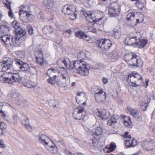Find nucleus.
Listing matches in <instances>:
<instances>
[{
	"label": "nucleus",
	"mask_w": 155,
	"mask_h": 155,
	"mask_svg": "<svg viewBox=\"0 0 155 155\" xmlns=\"http://www.w3.org/2000/svg\"><path fill=\"white\" fill-rule=\"evenodd\" d=\"M6 2L5 3V5L6 6L8 9V10L12 9L11 4L12 3L11 2H9L8 0H6Z\"/></svg>",
	"instance_id": "864d4df0"
},
{
	"label": "nucleus",
	"mask_w": 155,
	"mask_h": 155,
	"mask_svg": "<svg viewBox=\"0 0 155 155\" xmlns=\"http://www.w3.org/2000/svg\"><path fill=\"white\" fill-rule=\"evenodd\" d=\"M74 31V28H71L70 29L66 30L64 32V35L67 38H70L72 35V33Z\"/></svg>",
	"instance_id": "c9c22d12"
},
{
	"label": "nucleus",
	"mask_w": 155,
	"mask_h": 155,
	"mask_svg": "<svg viewBox=\"0 0 155 155\" xmlns=\"http://www.w3.org/2000/svg\"><path fill=\"white\" fill-rule=\"evenodd\" d=\"M47 81L49 84H51L53 85H54L57 81V80L56 78H50L49 79H48Z\"/></svg>",
	"instance_id": "a18cd8bd"
},
{
	"label": "nucleus",
	"mask_w": 155,
	"mask_h": 155,
	"mask_svg": "<svg viewBox=\"0 0 155 155\" xmlns=\"http://www.w3.org/2000/svg\"><path fill=\"white\" fill-rule=\"evenodd\" d=\"M149 103V101H146V100H145L141 103L140 105L143 111H145L147 110V105Z\"/></svg>",
	"instance_id": "a19ab883"
},
{
	"label": "nucleus",
	"mask_w": 155,
	"mask_h": 155,
	"mask_svg": "<svg viewBox=\"0 0 155 155\" xmlns=\"http://www.w3.org/2000/svg\"><path fill=\"white\" fill-rule=\"evenodd\" d=\"M8 30V28L6 27L5 28V27L2 26L1 27H0V34L4 33L5 32H6Z\"/></svg>",
	"instance_id": "603ef678"
},
{
	"label": "nucleus",
	"mask_w": 155,
	"mask_h": 155,
	"mask_svg": "<svg viewBox=\"0 0 155 155\" xmlns=\"http://www.w3.org/2000/svg\"><path fill=\"white\" fill-rule=\"evenodd\" d=\"M63 152L66 155H75L74 154L71 153L67 149L64 150Z\"/></svg>",
	"instance_id": "5fc2aeb1"
},
{
	"label": "nucleus",
	"mask_w": 155,
	"mask_h": 155,
	"mask_svg": "<svg viewBox=\"0 0 155 155\" xmlns=\"http://www.w3.org/2000/svg\"><path fill=\"white\" fill-rule=\"evenodd\" d=\"M76 100L78 104L82 103L83 104L85 105L86 104L85 101L87 100V97L85 93L80 92L78 93L76 98Z\"/></svg>",
	"instance_id": "a211bd4d"
},
{
	"label": "nucleus",
	"mask_w": 155,
	"mask_h": 155,
	"mask_svg": "<svg viewBox=\"0 0 155 155\" xmlns=\"http://www.w3.org/2000/svg\"><path fill=\"white\" fill-rule=\"evenodd\" d=\"M135 57L136 54L133 52H128L126 53L124 56V58L127 63L130 66L133 64L132 62L133 61H136Z\"/></svg>",
	"instance_id": "f3484780"
},
{
	"label": "nucleus",
	"mask_w": 155,
	"mask_h": 155,
	"mask_svg": "<svg viewBox=\"0 0 155 155\" xmlns=\"http://www.w3.org/2000/svg\"><path fill=\"white\" fill-rule=\"evenodd\" d=\"M119 118V117L117 115H113L111 118L107 122L108 125L111 126L113 124H114L116 123L117 122V121Z\"/></svg>",
	"instance_id": "c85d7f7f"
},
{
	"label": "nucleus",
	"mask_w": 155,
	"mask_h": 155,
	"mask_svg": "<svg viewBox=\"0 0 155 155\" xmlns=\"http://www.w3.org/2000/svg\"><path fill=\"white\" fill-rule=\"evenodd\" d=\"M62 76V78L64 79H65L67 81H69V78L67 75L65 74H63Z\"/></svg>",
	"instance_id": "69168bd1"
},
{
	"label": "nucleus",
	"mask_w": 155,
	"mask_h": 155,
	"mask_svg": "<svg viewBox=\"0 0 155 155\" xmlns=\"http://www.w3.org/2000/svg\"><path fill=\"white\" fill-rule=\"evenodd\" d=\"M124 124L126 126H128L131 125V122L130 121V118L128 117L125 116L124 117Z\"/></svg>",
	"instance_id": "ea45409f"
},
{
	"label": "nucleus",
	"mask_w": 155,
	"mask_h": 155,
	"mask_svg": "<svg viewBox=\"0 0 155 155\" xmlns=\"http://www.w3.org/2000/svg\"><path fill=\"white\" fill-rule=\"evenodd\" d=\"M48 150L52 153H55L57 152L58 148L54 144H53V146H51V147H48Z\"/></svg>",
	"instance_id": "58836bf2"
},
{
	"label": "nucleus",
	"mask_w": 155,
	"mask_h": 155,
	"mask_svg": "<svg viewBox=\"0 0 155 155\" xmlns=\"http://www.w3.org/2000/svg\"><path fill=\"white\" fill-rule=\"evenodd\" d=\"M8 16L12 19L14 16V13L12 9H9L8 11Z\"/></svg>",
	"instance_id": "3c124183"
},
{
	"label": "nucleus",
	"mask_w": 155,
	"mask_h": 155,
	"mask_svg": "<svg viewBox=\"0 0 155 155\" xmlns=\"http://www.w3.org/2000/svg\"><path fill=\"white\" fill-rule=\"evenodd\" d=\"M13 39L12 36L8 35H4L0 37V40H1L7 46H10L15 43L13 41Z\"/></svg>",
	"instance_id": "dca6fc26"
},
{
	"label": "nucleus",
	"mask_w": 155,
	"mask_h": 155,
	"mask_svg": "<svg viewBox=\"0 0 155 155\" xmlns=\"http://www.w3.org/2000/svg\"><path fill=\"white\" fill-rule=\"evenodd\" d=\"M5 106L8 107L10 109H12V108H13V106L12 105L7 103L5 102Z\"/></svg>",
	"instance_id": "338daca9"
},
{
	"label": "nucleus",
	"mask_w": 155,
	"mask_h": 155,
	"mask_svg": "<svg viewBox=\"0 0 155 155\" xmlns=\"http://www.w3.org/2000/svg\"><path fill=\"white\" fill-rule=\"evenodd\" d=\"M97 45L102 49L108 50L111 46V42L109 39L98 40L96 43Z\"/></svg>",
	"instance_id": "1a4fd4ad"
},
{
	"label": "nucleus",
	"mask_w": 155,
	"mask_h": 155,
	"mask_svg": "<svg viewBox=\"0 0 155 155\" xmlns=\"http://www.w3.org/2000/svg\"><path fill=\"white\" fill-rule=\"evenodd\" d=\"M113 37L117 39H118L121 36V32L119 28H115L113 29V34L112 35Z\"/></svg>",
	"instance_id": "72a5a7b5"
},
{
	"label": "nucleus",
	"mask_w": 155,
	"mask_h": 155,
	"mask_svg": "<svg viewBox=\"0 0 155 155\" xmlns=\"http://www.w3.org/2000/svg\"><path fill=\"white\" fill-rule=\"evenodd\" d=\"M56 27L57 29L58 30H61L62 29V26L58 24H56Z\"/></svg>",
	"instance_id": "774afa93"
},
{
	"label": "nucleus",
	"mask_w": 155,
	"mask_h": 155,
	"mask_svg": "<svg viewBox=\"0 0 155 155\" xmlns=\"http://www.w3.org/2000/svg\"><path fill=\"white\" fill-rule=\"evenodd\" d=\"M141 34L139 32H135L134 35L130 34L125 39L124 44L127 45L136 46L138 45L137 41L141 38Z\"/></svg>",
	"instance_id": "20e7f679"
},
{
	"label": "nucleus",
	"mask_w": 155,
	"mask_h": 155,
	"mask_svg": "<svg viewBox=\"0 0 155 155\" xmlns=\"http://www.w3.org/2000/svg\"><path fill=\"white\" fill-rule=\"evenodd\" d=\"M127 81L130 83L133 86H140L142 83V78L138 74L132 73L129 75L127 78Z\"/></svg>",
	"instance_id": "39448f33"
},
{
	"label": "nucleus",
	"mask_w": 155,
	"mask_h": 155,
	"mask_svg": "<svg viewBox=\"0 0 155 155\" xmlns=\"http://www.w3.org/2000/svg\"><path fill=\"white\" fill-rule=\"evenodd\" d=\"M3 61L0 62V72H5L12 67L13 60L10 58L4 57Z\"/></svg>",
	"instance_id": "0eeeda50"
},
{
	"label": "nucleus",
	"mask_w": 155,
	"mask_h": 155,
	"mask_svg": "<svg viewBox=\"0 0 155 155\" xmlns=\"http://www.w3.org/2000/svg\"><path fill=\"white\" fill-rule=\"evenodd\" d=\"M36 59L37 63L39 64L42 65L44 62L43 58V55L41 51H38V54L36 56Z\"/></svg>",
	"instance_id": "cd10ccee"
},
{
	"label": "nucleus",
	"mask_w": 155,
	"mask_h": 155,
	"mask_svg": "<svg viewBox=\"0 0 155 155\" xmlns=\"http://www.w3.org/2000/svg\"><path fill=\"white\" fill-rule=\"evenodd\" d=\"M147 41L143 39H141L139 40V41L138 42L137 46L139 48H143L147 44Z\"/></svg>",
	"instance_id": "4c0bfd02"
},
{
	"label": "nucleus",
	"mask_w": 155,
	"mask_h": 155,
	"mask_svg": "<svg viewBox=\"0 0 155 155\" xmlns=\"http://www.w3.org/2000/svg\"><path fill=\"white\" fill-rule=\"evenodd\" d=\"M31 84H25V86L28 88H30L32 87H33L35 86V84L33 82H30Z\"/></svg>",
	"instance_id": "4d7b16f0"
},
{
	"label": "nucleus",
	"mask_w": 155,
	"mask_h": 155,
	"mask_svg": "<svg viewBox=\"0 0 155 155\" xmlns=\"http://www.w3.org/2000/svg\"><path fill=\"white\" fill-rule=\"evenodd\" d=\"M120 6L117 3H113L111 4L109 10V15L111 16L115 17L119 14Z\"/></svg>",
	"instance_id": "9d476101"
},
{
	"label": "nucleus",
	"mask_w": 155,
	"mask_h": 155,
	"mask_svg": "<svg viewBox=\"0 0 155 155\" xmlns=\"http://www.w3.org/2000/svg\"><path fill=\"white\" fill-rule=\"evenodd\" d=\"M61 61V63H62V64H63L65 67H67L68 64L66 62V61L64 59H63V60L62 61L59 60L58 61V62H60Z\"/></svg>",
	"instance_id": "680f3d73"
},
{
	"label": "nucleus",
	"mask_w": 155,
	"mask_h": 155,
	"mask_svg": "<svg viewBox=\"0 0 155 155\" xmlns=\"http://www.w3.org/2000/svg\"><path fill=\"white\" fill-rule=\"evenodd\" d=\"M86 115V112L84 107H79L75 108L73 113V117L74 119L83 120Z\"/></svg>",
	"instance_id": "6e6552de"
},
{
	"label": "nucleus",
	"mask_w": 155,
	"mask_h": 155,
	"mask_svg": "<svg viewBox=\"0 0 155 155\" xmlns=\"http://www.w3.org/2000/svg\"><path fill=\"white\" fill-rule=\"evenodd\" d=\"M12 26L15 29V31L20 27L19 24L16 21L14 20L12 23Z\"/></svg>",
	"instance_id": "de8ad7c7"
},
{
	"label": "nucleus",
	"mask_w": 155,
	"mask_h": 155,
	"mask_svg": "<svg viewBox=\"0 0 155 155\" xmlns=\"http://www.w3.org/2000/svg\"><path fill=\"white\" fill-rule=\"evenodd\" d=\"M29 7L28 6L24 5H21L20 7L19 15L29 12Z\"/></svg>",
	"instance_id": "f704fd0d"
},
{
	"label": "nucleus",
	"mask_w": 155,
	"mask_h": 155,
	"mask_svg": "<svg viewBox=\"0 0 155 155\" xmlns=\"http://www.w3.org/2000/svg\"><path fill=\"white\" fill-rule=\"evenodd\" d=\"M84 129L89 133L88 135L92 134L93 136H100L101 134H104L102 129L100 127H97L95 129L93 127H91L89 129L87 127H85Z\"/></svg>",
	"instance_id": "9b49d317"
},
{
	"label": "nucleus",
	"mask_w": 155,
	"mask_h": 155,
	"mask_svg": "<svg viewBox=\"0 0 155 155\" xmlns=\"http://www.w3.org/2000/svg\"><path fill=\"white\" fill-rule=\"evenodd\" d=\"M28 29L29 34L30 35H31L33 32V28L31 26H28Z\"/></svg>",
	"instance_id": "6e6d98bb"
},
{
	"label": "nucleus",
	"mask_w": 155,
	"mask_h": 155,
	"mask_svg": "<svg viewBox=\"0 0 155 155\" xmlns=\"http://www.w3.org/2000/svg\"><path fill=\"white\" fill-rule=\"evenodd\" d=\"M6 74L4 73L0 77V81L9 84H15L17 83H21L22 81V77L18 73L11 74V77L8 78Z\"/></svg>",
	"instance_id": "f03ea898"
},
{
	"label": "nucleus",
	"mask_w": 155,
	"mask_h": 155,
	"mask_svg": "<svg viewBox=\"0 0 155 155\" xmlns=\"http://www.w3.org/2000/svg\"><path fill=\"white\" fill-rule=\"evenodd\" d=\"M135 14L134 12H130L128 14L127 16L126 24L130 27L133 26L134 25L136 24V22L134 20Z\"/></svg>",
	"instance_id": "aec40b11"
},
{
	"label": "nucleus",
	"mask_w": 155,
	"mask_h": 155,
	"mask_svg": "<svg viewBox=\"0 0 155 155\" xmlns=\"http://www.w3.org/2000/svg\"><path fill=\"white\" fill-rule=\"evenodd\" d=\"M90 55V53L89 52L83 51L78 53L77 58L80 59L79 61H82V60L85 59L86 58H89Z\"/></svg>",
	"instance_id": "393cba45"
},
{
	"label": "nucleus",
	"mask_w": 155,
	"mask_h": 155,
	"mask_svg": "<svg viewBox=\"0 0 155 155\" xmlns=\"http://www.w3.org/2000/svg\"><path fill=\"white\" fill-rule=\"evenodd\" d=\"M58 71L56 69L51 68L48 70L47 74L50 78H57L58 77Z\"/></svg>",
	"instance_id": "bb28decb"
},
{
	"label": "nucleus",
	"mask_w": 155,
	"mask_h": 155,
	"mask_svg": "<svg viewBox=\"0 0 155 155\" xmlns=\"http://www.w3.org/2000/svg\"><path fill=\"white\" fill-rule=\"evenodd\" d=\"M14 61L15 64L19 65V68L21 71L27 72L30 66L28 64L24 63L22 61L18 59H15Z\"/></svg>",
	"instance_id": "6ab92c4d"
},
{
	"label": "nucleus",
	"mask_w": 155,
	"mask_h": 155,
	"mask_svg": "<svg viewBox=\"0 0 155 155\" xmlns=\"http://www.w3.org/2000/svg\"><path fill=\"white\" fill-rule=\"evenodd\" d=\"M17 117L16 115H13L12 117L11 118L9 116L6 117V120L9 123L12 124H14L17 123Z\"/></svg>",
	"instance_id": "473e14b6"
},
{
	"label": "nucleus",
	"mask_w": 155,
	"mask_h": 155,
	"mask_svg": "<svg viewBox=\"0 0 155 155\" xmlns=\"http://www.w3.org/2000/svg\"><path fill=\"white\" fill-rule=\"evenodd\" d=\"M28 70L27 72L31 75L34 74L36 72V70L35 68L31 66H29Z\"/></svg>",
	"instance_id": "37998d69"
},
{
	"label": "nucleus",
	"mask_w": 155,
	"mask_h": 155,
	"mask_svg": "<svg viewBox=\"0 0 155 155\" xmlns=\"http://www.w3.org/2000/svg\"><path fill=\"white\" fill-rule=\"evenodd\" d=\"M126 111L128 113L130 114L133 117L135 118L138 121H141L142 120L141 114L137 110L131 107L127 108Z\"/></svg>",
	"instance_id": "ddd939ff"
},
{
	"label": "nucleus",
	"mask_w": 155,
	"mask_h": 155,
	"mask_svg": "<svg viewBox=\"0 0 155 155\" xmlns=\"http://www.w3.org/2000/svg\"><path fill=\"white\" fill-rule=\"evenodd\" d=\"M21 120L22 124L25 127L29 124L28 120L27 118L24 120H22V119H21Z\"/></svg>",
	"instance_id": "8fccbe9b"
},
{
	"label": "nucleus",
	"mask_w": 155,
	"mask_h": 155,
	"mask_svg": "<svg viewBox=\"0 0 155 155\" xmlns=\"http://www.w3.org/2000/svg\"><path fill=\"white\" fill-rule=\"evenodd\" d=\"M96 114L103 120L107 119L110 116V113L104 109L97 110L96 112Z\"/></svg>",
	"instance_id": "4be33fe9"
},
{
	"label": "nucleus",
	"mask_w": 155,
	"mask_h": 155,
	"mask_svg": "<svg viewBox=\"0 0 155 155\" xmlns=\"http://www.w3.org/2000/svg\"><path fill=\"white\" fill-rule=\"evenodd\" d=\"M93 14V11H91L84 12V15L90 22H100L101 24L104 23L106 18L104 16V14L102 12L99 11H96L94 13V17L92 16Z\"/></svg>",
	"instance_id": "f257e3e1"
},
{
	"label": "nucleus",
	"mask_w": 155,
	"mask_h": 155,
	"mask_svg": "<svg viewBox=\"0 0 155 155\" xmlns=\"http://www.w3.org/2000/svg\"><path fill=\"white\" fill-rule=\"evenodd\" d=\"M15 32L16 34V35H19L20 36H22V35H25V32L23 31V30L21 29V27L19 28H18L17 29H16Z\"/></svg>",
	"instance_id": "79ce46f5"
},
{
	"label": "nucleus",
	"mask_w": 155,
	"mask_h": 155,
	"mask_svg": "<svg viewBox=\"0 0 155 155\" xmlns=\"http://www.w3.org/2000/svg\"><path fill=\"white\" fill-rule=\"evenodd\" d=\"M142 147L144 149H146L148 151L151 150L155 147V144L153 141H145L143 143Z\"/></svg>",
	"instance_id": "a878e982"
},
{
	"label": "nucleus",
	"mask_w": 155,
	"mask_h": 155,
	"mask_svg": "<svg viewBox=\"0 0 155 155\" xmlns=\"http://www.w3.org/2000/svg\"><path fill=\"white\" fill-rule=\"evenodd\" d=\"M135 58L136 61H133L132 63L133 64L131 65V66H137V67H142L143 64V62L142 59L139 58L136 55V57H135Z\"/></svg>",
	"instance_id": "7c9ffc66"
},
{
	"label": "nucleus",
	"mask_w": 155,
	"mask_h": 155,
	"mask_svg": "<svg viewBox=\"0 0 155 155\" xmlns=\"http://www.w3.org/2000/svg\"><path fill=\"white\" fill-rule=\"evenodd\" d=\"M116 147V144L112 142L110 145L106 146V148L108 149V152H109L113 151Z\"/></svg>",
	"instance_id": "e433bc0d"
},
{
	"label": "nucleus",
	"mask_w": 155,
	"mask_h": 155,
	"mask_svg": "<svg viewBox=\"0 0 155 155\" xmlns=\"http://www.w3.org/2000/svg\"><path fill=\"white\" fill-rule=\"evenodd\" d=\"M0 113L2 114V116L6 120V117H8V116H6L4 113V112L2 111V110H0Z\"/></svg>",
	"instance_id": "bf43d9fd"
},
{
	"label": "nucleus",
	"mask_w": 155,
	"mask_h": 155,
	"mask_svg": "<svg viewBox=\"0 0 155 155\" xmlns=\"http://www.w3.org/2000/svg\"><path fill=\"white\" fill-rule=\"evenodd\" d=\"M104 66L101 64H97L94 67V69H102L104 68Z\"/></svg>",
	"instance_id": "09e8293b"
},
{
	"label": "nucleus",
	"mask_w": 155,
	"mask_h": 155,
	"mask_svg": "<svg viewBox=\"0 0 155 155\" xmlns=\"http://www.w3.org/2000/svg\"><path fill=\"white\" fill-rule=\"evenodd\" d=\"M73 64L78 74L83 76L88 75L89 71L88 66L84 61H76Z\"/></svg>",
	"instance_id": "7ed1b4c3"
},
{
	"label": "nucleus",
	"mask_w": 155,
	"mask_h": 155,
	"mask_svg": "<svg viewBox=\"0 0 155 155\" xmlns=\"http://www.w3.org/2000/svg\"><path fill=\"white\" fill-rule=\"evenodd\" d=\"M6 127V125L3 122H1L0 124V128L1 129H4Z\"/></svg>",
	"instance_id": "13d9d810"
},
{
	"label": "nucleus",
	"mask_w": 155,
	"mask_h": 155,
	"mask_svg": "<svg viewBox=\"0 0 155 155\" xmlns=\"http://www.w3.org/2000/svg\"><path fill=\"white\" fill-rule=\"evenodd\" d=\"M8 95L9 97H11L15 101L18 100L19 95L15 90H11L9 93Z\"/></svg>",
	"instance_id": "c756f323"
},
{
	"label": "nucleus",
	"mask_w": 155,
	"mask_h": 155,
	"mask_svg": "<svg viewBox=\"0 0 155 155\" xmlns=\"http://www.w3.org/2000/svg\"><path fill=\"white\" fill-rule=\"evenodd\" d=\"M53 0H45L44 1L43 5L47 11L51 13L54 12L56 8Z\"/></svg>",
	"instance_id": "f8f14e48"
},
{
	"label": "nucleus",
	"mask_w": 155,
	"mask_h": 155,
	"mask_svg": "<svg viewBox=\"0 0 155 155\" xmlns=\"http://www.w3.org/2000/svg\"><path fill=\"white\" fill-rule=\"evenodd\" d=\"M20 20L22 22H26L30 20L33 17V15L31 12L19 14Z\"/></svg>",
	"instance_id": "412c9836"
},
{
	"label": "nucleus",
	"mask_w": 155,
	"mask_h": 155,
	"mask_svg": "<svg viewBox=\"0 0 155 155\" xmlns=\"http://www.w3.org/2000/svg\"><path fill=\"white\" fill-rule=\"evenodd\" d=\"M21 42V40H20L19 41H18V40H17V41H15V42H15V43L14 44L18 46H19V45H20Z\"/></svg>",
	"instance_id": "e2e57ef3"
},
{
	"label": "nucleus",
	"mask_w": 155,
	"mask_h": 155,
	"mask_svg": "<svg viewBox=\"0 0 155 155\" xmlns=\"http://www.w3.org/2000/svg\"><path fill=\"white\" fill-rule=\"evenodd\" d=\"M43 31L46 32V34L48 33V32L51 33L53 32V29L50 26H46L43 29Z\"/></svg>",
	"instance_id": "c03bdc74"
},
{
	"label": "nucleus",
	"mask_w": 155,
	"mask_h": 155,
	"mask_svg": "<svg viewBox=\"0 0 155 155\" xmlns=\"http://www.w3.org/2000/svg\"><path fill=\"white\" fill-rule=\"evenodd\" d=\"M62 12L65 14L68 15L69 18L72 20L76 19L77 14L75 12V10L74 6L72 5L65 6Z\"/></svg>",
	"instance_id": "423d86ee"
},
{
	"label": "nucleus",
	"mask_w": 155,
	"mask_h": 155,
	"mask_svg": "<svg viewBox=\"0 0 155 155\" xmlns=\"http://www.w3.org/2000/svg\"><path fill=\"white\" fill-rule=\"evenodd\" d=\"M124 137L125 146L127 148L134 147L137 145V142L131 136H124Z\"/></svg>",
	"instance_id": "2eb2a0df"
},
{
	"label": "nucleus",
	"mask_w": 155,
	"mask_h": 155,
	"mask_svg": "<svg viewBox=\"0 0 155 155\" xmlns=\"http://www.w3.org/2000/svg\"><path fill=\"white\" fill-rule=\"evenodd\" d=\"M118 55L115 51H113L112 53L109 54V58L110 61L113 62L116 60L118 58Z\"/></svg>",
	"instance_id": "2f4dec72"
},
{
	"label": "nucleus",
	"mask_w": 155,
	"mask_h": 155,
	"mask_svg": "<svg viewBox=\"0 0 155 155\" xmlns=\"http://www.w3.org/2000/svg\"><path fill=\"white\" fill-rule=\"evenodd\" d=\"M48 139L47 138V139H45L44 136H40L39 139V142L43 144L45 148L48 150V147H51V146H53V143L48 142Z\"/></svg>",
	"instance_id": "b1692460"
},
{
	"label": "nucleus",
	"mask_w": 155,
	"mask_h": 155,
	"mask_svg": "<svg viewBox=\"0 0 155 155\" xmlns=\"http://www.w3.org/2000/svg\"><path fill=\"white\" fill-rule=\"evenodd\" d=\"M84 36V37L83 38L86 41H88L90 39V37L86 35Z\"/></svg>",
	"instance_id": "0e129e2a"
},
{
	"label": "nucleus",
	"mask_w": 155,
	"mask_h": 155,
	"mask_svg": "<svg viewBox=\"0 0 155 155\" xmlns=\"http://www.w3.org/2000/svg\"><path fill=\"white\" fill-rule=\"evenodd\" d=\"M99 136H93L92 139L89 141V144L91 149H96L97 147V144L99 141Z\"/></svg>",
	"instance_id": "5701e85b"
},
{
	"label": "nucleus",
	"mask_w": 155,
	"mask_h": 155,
	"mask_svg": "<svg viewBox=\"0 0 155 155\" xmlns=\"http://www.w3.org/2000/svg\"><path fill=\"white\" fill-rule=\"evenodd\" d=\"M5 147L4 142L2 140H0V147L2 148H5Z\"/></svg>",
	"instance_id": "052dcab7"
},
{
	"label": "nucleus",
	"mask_w": 155,
	"mask_h": 155,
	"mask_svg": "<svg viewBox=\"0 0 155 155\" xmlns=\"http://www.w3.org/2000/svg\"><path fill=\"white\" fill-rule=\"evenodd\" d=\"M85 34L84 32L81 31L76 32L75 33V35L76 37H78L81 38H83L85 35Z\"/></svg>",
	"instance_id": "49530a36"
},
{
	"label": "nucleus",
	"mask_w": 155,
	"mask_h": 155,
	"mask_svg": "<svg viewBox=\"0 0 155 155\" xmlns=\"http://www.w3.org/2000/svg\"><path fill=\"white\" fill-rule=\"evenodd\" d=\"M95 99L98 101H103L106 98V94L103 90L97 89L94 91Z\"/></svg>",
	"instance_id": "4468645a"
}]
</instances>
